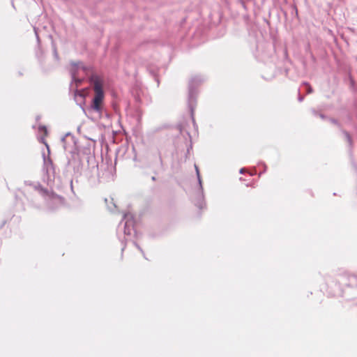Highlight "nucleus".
<instances>
[{
    "label": "nucleus",
    "instance_id": "nucleus-1",
    "mask_svg": "<svg viewBox=\"0 0 357 357\" xmlns=\"http://www.w3.org/2000/svg\"><path fill=\"white\" fill-rule=\"evenodd\" d=\"M90 80L93 84L94 91V97L91 105V109L101 114L104 99L103 79L97 75H93Z\"/></svg>",
    "mask_w": 357,
    "mask_h": 357
},
{
    "label": "nucleus",
    "instance_id": "nucleus-2",
    "mask_svg": "<svg viewBox=\"0 0 357 357\" xmlns=\"http://www.w3.org/2000/svg\"><path fill=\"white\" fill-rule=\"evenodd\" d=\"M196 167V171H197V176H198V177H199V169H198V168L197 167Z\"/></svg>",
    "mask_w": 357,
    "mask_h": 357
},
{
    "label": "nucleus",
    "instance_id": "nucleus-3",
    "mask_svg": "<svg viewBox=\"0 0 357 357\" xmlns=\"http://www.w3.org/2000/svg\"><path fill=\"white\" fill-rule=\"evenodd\" d=\"M42 129L44 130L45 133L46 134L47 132L46 128L43 127Z\"/></svg>",
    "mask_w": 357,
    "mask_h": 357
},
{
    "label": "nucleus",
    "instance_id": "nucleus-4",
    "mask_svg": "<svg viewBox=\"0 0 357 357\" xmlns=\"http://www.w3.org/2000/svg\"><path fill=\"white\" fill-rule=\"evenodd\" d=\"M309 89H308V93H311L312 92V89L310 86H308Z\"/></svg>",
    "mask_w": 357,
    "mask_h": 357
}]
</instances>
